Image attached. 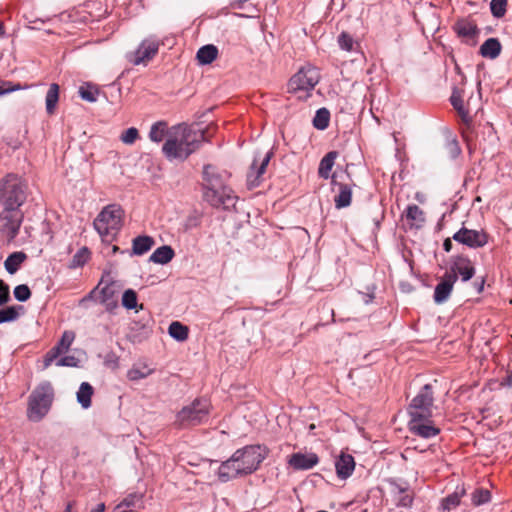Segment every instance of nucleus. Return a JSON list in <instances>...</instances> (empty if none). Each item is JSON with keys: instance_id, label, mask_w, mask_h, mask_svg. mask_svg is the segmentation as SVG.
Listing matches in <instances>:
<instances>
[{"instance_id": "nucleus-46", "label": "nucleus", "mask_w": 512, "mask_h": 512, "mask_svg": "<svg viewBox=\"0 0 512 512\" xmlns=\"http://www.w3.org/2000/svg\"><path fill=\"white\" fill-rule=\"evenodd\" d=\"M122 305L126 309H135L137 307V294L132 289H127L122 296Z\"/></svg>"}, {"instance_id": "nucleus-56", "label": "nucleus", "mask_w": 512, "mask_h": 512, "mask_svg": "<svg viewBox=\"0 0 512 512\" xmlns=\"http://www.w3.org/2000/svg\"><path fill=\"white\" fill-rule=\"evenodd\" d=\"M502 384L507 387H512V372L507 375V377L503 380Z\"/></svg>"}, {"instance_id": "nucleus-5", "label": "nucleus", "mask_w": 512, "mask_h": 512, "mask_svg": "<svg viewBox=\"0 0 512 512\" xmlns=\"http://www.w3.org/2000/svg\"><path fill=\"white\" fill-rule=\"evenodd\" d=\"M54 400V389L50 382L39 384L28 398L27 417L30 421H41L50 411Z\"/></svg>"}, {"instance_id": "nucleus-42", "label": "nucleus", "mask_w": 512, "mask_h": 512, "mask_svg": "<svg viewBox=\"0 0 512 512\" xmlns=\"http://www.w3.org/2000/svg\"><path fill=\"white\" fill-rule=\"evenodd\" d=\"M79 94L83 100L93 103L97 101L99 89L90 83H86L80 86Z\"/></svg>"}, {"instance_id": "nucleus-2", "label": "nucleus", "mask_w": 512, "mask_h": 512, "mask_svg": "<svg viewBox=\"0 0 512 512\" xmlns=\"http://www.w3.org/2000/svg\"><path fill=\"white\" fill-rule=\"evenodd\" d=\"M203 139V132L192 130L184 125H178L169 131L162 151L166 158L170 160H185L199 149Z\"/></svg>"}, {"instance_id": "nucleus-49", "label": "nucleus", "mask_w": 512, "mask_h": 512, "mask_svg": "<svg viewBox=\"0 0 512 512\" xmlns=\"http://www.w3.org/2000/svg\"><path fill=\"white\" fill-rule=\"evenodd\" d=\"M138 138L139 132L135 127L128 128L120 136L121 141L128 145L133 144Z\"/></svg>"}, {"instance_id": "nucleus-32", "label": "nucleus", "mask_w": 512, "mask_h": 512, "mask_svg": "<svg viewBox=\"0 0 512 512\" xmlns=\"http://www.w3.org/2000/svg\"><path fill=\"white\" fill-rule=\"evenodd\" d=\"M26 259L27 255L24 252H13L5 260L4 267L9 274H15Z\"/></svg>"}, {"instance_id": "nucleus-53", "label": "nucleus", "mask_w": 512, "mask_h": 512, "mask_svg": "<svg viewBox=\"0 0 512 512\" xmlns=\"http://www.w3.org/2000/svg\"><path fill=\"white\" fill-rule=\"evenodd\" d=\"M22 89L20 84H13L10 81H0V96Z\"/></svg>"}, {"instance_id": "nucleus-10", "label": "nucleus", "mask_w": 512, "mask_h": 512, "mask_svg": "<svg viewBox=\"0 0 512 512\" xmlns=\"http://www.w3.org/2000/svg\"><path fill=\"white\" fill-rule=\"evenodd\" d=\"M452 239L471 249H478L484 247L488 243L489 236L483 229H468L463 226L453 234Z\"/></svg>"}, {"instance_id": "nucleus-23", "label": "nucleus", "mask_w": 512, "mask_h": 512, "mask_svg": "<svg viewBox=\"0 0 512 512\" xmlns=\"http://www.w3.org/2000/svg\"><path fill=\"white\" fill-rule=\"evenodd\" d=\"M409 405L434 408V391L431 384H425L412 398Z\"/></svg>"}, {"instance_id": "nucleus-1", "label": "nucleus", "mask_w": 512, "mask_h": 512, "mask_svg": "<svg viewBox=\"0 0 512 512\" xmlns=\"http://www.w3.org/2000/svg\"><path fill=\"white\" fill-rule=\"evenodd\" d=\"M203 196L213 207H222L225 210L234 208L238 196L233 189L226 184L229 178L227 172H220L215 166L206 164L203 167Z\"/></svg>"}, {"instance_id": "nucleus-20", "label": "nucleus", "mask_w": 512, "mask_h": 512, "mask_svg": "<svg viewBox=\"0 0 512 512\" xmlns=\"http://www.w3.org/2000/svg\"><path fill=\"white\" fill-rule=\"evenodd\" d=\"M404 216L410 228L421 229L426 222L424 211L416 204L408 205Z\"/></svg>"}, {"instance_id": "nucleus-57", "label": "nucleus", "mask_w": 512, "mask_h": 512, "mask_svg": "<svg viewBox=\"0 0 512 512\" xmlns=\"http://www.w3.org/2000/svg\"><path fill=\"white\" fill-rule=\"evenodd\" d=\"M104 511H105V504L100 503L94 509H92L91 512H104Z\"/></svg>"}, {"instance_id": "nucleus-13", "label": "nucleus", "mask_w": 512, "mask_h": 512, "mask_svg": "<svg viewBox=\"0 0 512 512\" xmlns=\"http://www.w3.org/2000/svg\"><path fill=\"white\" fill-rule=\"evenodd\" d=\"M457 282V275L454 273L445 272L444 275L440 278L439 283L436 285L434 289L433 299L436 304L445 303L452 291L454 284Z\"/></svg>"}, {"instance_id": "nucleus-40", "label": "nucleus", "mask_w": 512, "mask_h": 512, "mask_svg": "<svg viewBox=\"0 0 512 512\" xmlns=\"http://www.w3.org/2000/svg\"><path fill=\"white\" fill-rule=\"evenodd\" d=\"M169 335L177 341H185L189 336V329L178 321H174L169 325Z\"/></svg>"}, {"instance_id": "nucleus-27", "label": "nucleus", "mask_w": 512, "mask_h": 512, "mask_svg": "<svg viewBox=\"0 0 512 512\" xmlns=\"http://www.w3.org/2000/svg\"><path fill=\"white\" fill-rule=\"evenodd\" d=\"M175 256V252L171 246L163 245L158 247L149 258V261L155 264H167L169 263Z\"/></svg>"}, {"instance_id": "nucleus-41", "label": "nucleus", "mask_w": 512, "mask_h": 512, "mask_svg": "<svg viewBox=\"0 0 512 512\" xmlns=\"http://www.w3.org/2000/svg\"><path fill=\"white\" fill-rule=\"evenodd\" d=\"M153 369L149 368L147 365L136 366L134 365L127 372V378L131 381H138L144 379L153 373Z\"/></svg>"}, {"instance_id": "nucleus-60", "label": "nucleus", "mask_w": 512, "mask_h": 512, "mask_svg": "<svg viewBox=\"0 0 512 512\" xmlns=\"http://www.w3.org/2000/svg\"><path fill=\"white\" fill-rule=\"evenodd\" d=\"M4 35V25L3 23L0 21V37Z\"/></svg>"}, {"instance_id": "nucleus-55", "label": "nucleus", "mask_w": 512, "mask_h": 512, "mask_svg": "<svg viewBox=\"0 0 512 512\" xmlns=\"http://www.w3.org/2000/svg\"><path fill=\"white\" fill-rule=\"evenodd\" d=\"M443 249L446 251V252H450L452 250V241L450 238H447L444 240L443 242Z\"/></svg>"}, {"instance_id": "nucleus-34", "label": "nucleus", "mask_w": 512, "mask_h": 512, "mask_svg": "<svg viewBox=\"0 0 512 512\" xmlns=\"http://www.w3.org/2000/svg\"><path fill=\"white\" fill-rule=\"evenodd\" d=\"M454 30L459 37L463 38L471 39L476 37L478 34V28L476 24L467 20L458 21L454 26Z\"/></svg>"}, {"instance_id": "nucleus-18", "label": "nucleus", "mask_w": 512, "mask_h": 512, "mask_svg": "<svg viewBox=\"0 0 512 512\" xmlns=\"http://www.w3.org/2000/svg\"><path fill=\"white\" fill-rule=\"evenodd\" d=\"M144 495L142 493H130L114 508L113 512H135L144 508Z\"/></svg>"}, {"instance_id": "nucleus-58", "label": "nucleus", "mask_w": 512, "mask_h": 512, "mask_svg": "<svg viewBox=\"0 0 512 512\" xmlns=\"http://www.w3.org/2000/svg\"><path fill=\"white\" fill-rule=\"evenodd\" d=\"M483 287H484V279H482V280L480 281V283L477 285V291H478L479 293H481V292H482V290H483Z\"/></svg>"}, {"instance_id": "nucleus-44", "label": "nucleus", "mask_w": 512, "mask_h": 512, "mask_svg": "<svg viewBox=\"0 0 512 512\" xmlns=\"http://www.w3.org/2000/svg\"><path fill=\"white\" fill-rule=\"evenodd\" d=\"M491 493L488 489L477 488L471 494V501L474 506H480L490 502Z\"/></svg>"}, {"instance_id": "nucleus-15", "label": "nucleus", "mask_w": 512, "mask_h": 512, "mask_svg": "<svg viewBox=\"0 0 512 512\" xmlns=\"http://www.w3.org/2000/svg\"><path fill=\"white\" fill-rule=\"evenodd\" d=\"M408 430L412 435L423 439L436 437L440 433V429L435 425L433 419L408 421Z\"/></svg>"}, {"instance_id": "nucleus-54", "label": "nucleus", "mask_w": 512, "mask_h": 512, "mask_svg": "<svg viewBox=\"0 0 512 512\" xmlns=\"http://www.w3.org/2000/svg\"><path fill=\"white\" fill-rule=\"evenodd\" d=\"M78 364V359L75 356H64L60 358L57 362V366H66V367H76Z\"/></svg>"}, {"instance_id": "nucleus-25", "label": "nucleus", "mask_w": 512, "mask_h": 512, "mask_svg": "<svg viewBox=\"0 0 512 512\" xmlns=\"http://www.w3.org/2000/svg\"><path fill=\"white\" fill-rule=\"evenodd\" d=\"M465 488L462 486H457L455 491L441 500V509L443 511L450 512L451 510L457 508L461 503V498L465 495Z\"/></svg>"}, {"instance_id": "nucleus-4", "label": "nucleus", "mask_w": 512, "mask_h": 512, "mask_svg": "<svg viewBox=\"0 0 512 512\" xmlns=\"http://www.w3.org/2000/svg\"><path fill=\"white\" fill-rule=\"evenodd\" d=\"M124 211L118 204L105 206L93 222L94 229L102 241L112 242L122 227Z\"/></svg>"}, {"instance_id": "nucleus-51", "label": "nucleus", "mask_w": 512, "mask_h": 512, "mask_svg": "<svg viewBox=\"0 0 512 512\" xmlns=\"http://www.w3.org/2000/svg\"><path fill=\"white\" fill-rule=\"evenodd\" d=\"M272 154H273L272 152H267L266 155L264 156V158L261 160L260 165L258 167L256 166V160L253 162L251 169L252 170L256 169V178H259L262 174L265 173L266 167H267L268 163L270 162Z\"/></svg>"}, {"instance_id": "nucleus-50", "label": "nucleus", "mask_w": 512, "mask_h": 512, "mask_svg": "<svg viewBox=\"0 0 512 512\" xmlns=\"http://www.w3.org/2000/svg\"><path fill=\"white\" fill-rule=\"evenodd\" d=\"M89 250L86 247L81 248L72 259L73 266H83L89 259Z\"/></svg>"}, {"instance_id": "nucleus-7", "label": "nucleus", "mask_w": 512, "mask_h": 512, "mask_svg": "<svg viewBox=\"0 0 512 512\" xmlns=\"http://www.w3.org/2000/svg\"><path fill=\"white\" fill-rule=\"evenodd\" d=\"M234 460L239 465L243 475L256 471L265 459V451L260 445H248L233 453Z\"/></svg>"}, {"instance_id": "nucleus-19", "label": "nucleus", "mask_w": 512, "mask_h": 512, "mask_svg": "<svg viewBox=\"0 0 512 512\" xmlns=\"http://www.w3.org/2000/svg\"><path fill=\"white\" fill-rule=\"evenodd\" d=\"M336 474L340 479L350 477L355 469L354 457L347 453H341L335 461Z\"/></svg>"}, {"instance_id": "nucleus-22", "label": "nucleus", "mask_w": 512, "mask_h": 512, "mask_svg": "<svg viewBox=\"0 0 512 512\" xmlns=\"http://www.w3.org/2000/svg\"><path fill=\"white\" fill-rule=\"evenodd\" d=\"M217 475L221 482H227L243 474L241 473L239 465L236 464L234 456L232 455L228 460L221 463L218 468Z\"/></svg>"}, {"instance_id": "nucleus-38", "label": "nucleus", "mask_w": 512, "mask_h": 512, "mask_svg": "<svg viewBox=\"0 0 512 512\" xmlns=\"http://www.w3.org/2000/svg\"><path fill=\"white\" fill-rule=\"evenodd\" d=\"M23 307L21 305L7 306L0 310V324L16 321Z\"/></svg>"}, {"instance_id": "nucleus-9", "label": "nucleus", "mask_w": 512, "mask_h": 512, "mask_svg": "<svg viewBox=\"0 0 512 512\" xmlns=\"http://www.w3.org/2000/svg\"><path fill=\"white\" fill-rule=\"evenodd\" d=\"M0 212L2 235L10 242L16 238L23 222V212L17 208L2 207Z\"/></svg>"}, {"instance_id": "nucleus-48", "label": "nucleus", "mask_w": 512, "mask_h": 512, "mask_svg": "<svg viewBox=\"0 0 512 512\" xmlns=\"http://www.w3.org/2000/svg\"><path fill=\"white\" fill-rule=\"evenodd\" d=\"M14 297L20 302H25L31 297V291L26 284L17 285L13 291Z\"/></svg>"}, {"instance_id": "nucleus-26", "label": "nucleus", "mask_w": 512, "mask_h": 512, "mask_svg": "<svg viewBox=\"0 0 512 512\" xmlns=\"http://www.w3.org/2000/svg\"><path fill=\"white\" fill-rule=\"evenodd\" d=\"M338 194L334 197L335 207L338 209L348 207L352 200V188L349 184L337 183Z\"/></svg>"}, {"instance_id": "nucleus-47", "label": "nucleus", "mask_w": 512, "mask_h": 512, "mask_svg": "<svg viewBox=\"0 0 512 512\" xmlns=\"http://www.w3.org/2000/svg\"><path fill=\"white\" fill-rule=\"evenodd\" d=\"M338 44L342 50L350 52V51H353V49H354L355 41L349 33L342 32L338 36Z\"/></svg>"}, {"instance_id": "nucleus-52", "label": "nucleus", "mask_w": 512, "mask_h": 512, "mask_svg": "<svg viewBox=\"0 0 512 512\" xmlns=\"http://www.w3.org/2000/svg\"><path fill=\"white\" fill-rule=\"evenodd\" d=\"M10 288L3 280L0 279V307L10 301Z\"/></svg>"}, {"instance_id": "nucleus-12", "label": "nucleus", "mask_w": 512, "mask_h": 512, "mask_svg": "<svg viewBox=\"0 0 512 512\" xmlns=\"http://www.w3.org/2000/svg\"><path fill=\"white\" fill-rule=\"evenodd\" d=\"M159 47L160 42L155 37L144 39L135 51V58L133 60L134 64H145L152 60L158 53Z\"/></svg>"}, {"instance_id": "nucleus-59", "label": "nucleus", "mask_w": 512, "mask_h": 512, "mask_svg": "<svg viewBox=\"0 0 512 512\" xmlns=\"http://www.w3.org/2000/svg\"><path fill=\"white\" fill-rule=\"evenodd\" d=\"M64 512H72V503L66 505Z\"/></svg>"}, {"instance_id": "nucleus-6", "label": "nucleus", "mask_w": 512, "mask_h": 512, "mask_svg": "<svg viewBox=\"0 0 512 512\" xmlns=\"http://www.w3.org/2000/svg\"><path fill=\"white\" fill-rule=\"evenodd\" d=\"M209 411V402L206 399L196 398L176 414L174 425L179 429L200 425L208 419Z\"/></svg>"}, {"instance_id": "nucleus-8", "label": "nucleus", "mask_w": 512, "mask_h": 512, "mask_svg": "<svg viewBox=\"0 0 512 512\" xmlns=\"http://www.w3.org/2000/svg\"><path fill=\"white\" fill-rule=\"evenodd\" d=\"M320 80V73L316 67L305 66L302 67L296 74L289 80V90L292 92L306 91L309 92L314 89Z\"/></svg>"}, {"instance_id": "nucleus-39", "label": "nucleus", "mask_w": 512, "mask_h": 512, "mask_svg": "<svg viewBox=\"0 0 512 512\" xmlns=\"http://www.w3.org/2000/svg\"><path fill=\"white\" fill-rule=\"evenodd\" d=\"M167 123L164 121H158L151 126L149 132V139L152 142L159 143L165 136L168 137Z\"/></svg>"}, {"instance_id": "nucleus-43", "label": "nucleus", "mask_w": 512, "mask_h": 512, "mask_svg": "<svg viewBox=\"0 0 512 512\" xmlns=\"http://www.w3.org/2000/svg\"><path fill=\"white\" fill-rule=\"evenodd\" d=\"M330 113L326 108H320L316 111L313 119V126L318 130H324L329 126Z\"/></svg>"}, {"instance_id": "nucleus-14", "label": "nucleus", "mask_w": 512, "mask_h": 512, "mask_svg": "<svg viewBox=\"0 0 512 512\" xmlns=\"http://www.w3.org/2000/svg\"><path fill=\"white\" fill-rule=\"evenodd\" d=\"M454 273L457 278L460 276L463 282L469 281L475 275V268L471 260L466 256H456L452 259L449 271Z\"/></svg>"}, {"instance_id": "nucleus-28", "label": "nucleus", "mask_w": 512, "mask_h": 512, "mask_svg": "<svg viewBox=\"0 0 512 512\" xmlns=\"http://www.w3.org/2000/svg\"><path fill=\"white\" fill-rule=\"evenodd\" d=\"M337 157V151H330L321 159L318 167V175L320 178H323L325 180L330 178L331 170L335 164V160Z\"/></svg>"}, {"instance_id": "nucleus-16", "label": "nucleus", "mask_w": 512, "mask_h": 512, "mask_svg": "<svg viewBox=\"0 0 512 512\" xmlns=\"http://www.w3.org/2000/svg\"><path fill=\"white\" fill-rule=\"evenodd\" d=\"M391 494L397 507L410 508L414 501V493L409 487L402 486L395 481H391Z\"/></svg>"}, {"instance_id": "nucleus-61", "label": "nucleus", "mask_w": 512, "mask_h": 512, "mask_svg": "<svg viewBox=\"0 0 512 512\" xmlns=\"http://www.w3.org/2000/svg\"><path fill=\"white\" fill-rule=\"evenodd\" d=\"M118 249H119V248H118L117 246H114V247H113V251H114V252H115V251H117Z\"/></svg>"}, {"instance_id": "nucleus-17", "label": "nucleus", "mask_w": 512, "mask_h": 512, "mask_svg": "<svg viewBox=\"0 0 512 512\" xmlns=\"http://www.w3.org/2000/svg\"><path fill=\"white\" fill-rule=\"evenodd\" d=\"M319 463V457L316 453H293L289 459L288 464L295 470H309Z\"/></svg>"}, {"instance_id": "nucleus-30", "label": "nucleus", "mask_w": 512, "mask_h": 512, "mask_svg": "<svg viewBox=\"0 0 512 512\" xmlns=\"http://www.w3.org/2000/svg\"><path fill=\"white\" fill-rule=\"evenodd\" d=\"M218 56V48L213 44L204 45L197 51L196 59L201 65L211 64Z\"/></svg>"}, {"instance_id": "nucleus-36", "label": "nucleus", "mask_w": 512, "mask_h": 512, "mask_svg": "<svg viewBox=\"0 0 512 512\" xmlns=\"http://www.w3.org/2000/svg\"><path fill=\"white\" fill-rule=\"evenodd\" d=\"M93 387L88 382H82L77 391V401L84 409L91 406V398L93 395Z\"/></svg>"}, {"instance_id": "nucleus-29", "label": "nucleus", "mask_w": 512, "mask_h": 512, "mask_svg": "<svg viewBox=\"0 0 512 512\" xmlns=\"http://www.w3.org/2000/svg\"><path fill=\"white\" fill-rule=\"evenodd\" d=\"M501 48V43L497 38H488L480 46V54L485 58L495 59L500 55Z\"/></svg>"}, {"instance_id": "nucleus-31", "label": "nucleus", "mask_w": 512, "mask_h": 512, "mask_svg": "<svg viewBox=\"0 0 512 512\" xmlns=\"http://www.w3.org/2000/svg\"><path fill=\"white\" fill-rule=\"evenodd\" d=\"M117 289L114 282L106 284L100 291L101 302L106 305L107 309L117 307Z\"/></svg>"}, {"instance_id": "nucleus-21", "label": "nucleus", "mask_w": 512, "mask_h": 512, "mask_svg": "<svg viewBox=\"0 0 512 512\" xmlns=\"http://www.w3.org/2000/svg\"><path fill=\"white\" fill-rule=\"evenodd\" d=\"M217 475L221 482H227L243 474L241 473L239 465L236 464L234 456L232 455L228 460L221 463L218 468Z\"/></svg>"}, {"instance_id": "nucleus-35", "label": "nucleus", "mask_w": 512, "mask_h": 512, "mask_svg": "<svg viewBox=\"0 0 512 512\" xmlns=\"http://www.w3.org/2000/svg\"><path fill=\"white\" fill-rule=\"evenodd\" d=\"M451 104L454 107V109L458 112L461 121L469 127L472 123V118L469 115L468 110L465 109L463 100L460 95L453 93L450 98Z\"/></svg>"}, {"instance_id": "nucleus-11", "label": "nucleus", "mask_w": 512, "mask_h": 512, "mask_svg": "<svg viewBox=\"0 0 512 512\" xmlns=\"http://www.w3.org/2000/svg\"><path fill=\"white\" fill-rule=\"evenodd\" d=\"M76 334L72 330H66L62 333L60 340L44 356V367H49L60 355L69 351L74 342Z\"/></svg>"}, {"instance_id": "nucleus-24", "label": "nucleus", "mask_w": 512, "mask_h": 512, "mask_svg": "<svg viewBox=\"0 0 512 512\" xmlns=\"http://www.w3.org/2000/svg\"><path fill=\"white\" fill-rule=\"evenodd\" d=\"M155 244L153 237L148 235H140L132 240V255L141 256L147 253Z\"/></svg>"}, {"instance_id": "nucleus-3", "label": "nucleus", "mask_w": 512, "mask_h": 512, "mask_svg": "<svg viewBox=\"0 0 512 512\" xmlns=\"http://www.w3.org/2000/svg\"><path fill=\"white\" fill-rule=\"evenodd\" d=\"M28 196V184L21 176L8 173L0 180V205L20 209Z\"/></svg>"}, {"instance_id": "nucleus-62", "label": "nucleus", "mask_w": 512, "mask_h": 512, "mask_svg": "<svg viewBox=\"0 0 512 512\" xmlns=\"http://www.w3.org/2000/svg\"><path fill=\"white\" fill-rule=\"evenodd\" d=\"M511 303H512V299H511Z\"/></svg>"}, {"instance_id": "nucleus-45", "label": "nucleus", "mask_w": 512, "mask_h": 512, "mask_svg": "<svg viewBox=\"0 0 512 512\" xmlns=\"http://www.w3.org/2000/svg\"><path fill=\"white\" fill-rule=\"evenodd\" d=\"M507 0H491L490 10L495 18H502L507 11Z\"/></svg>"}, {"instance_id": "nucleus-33", "label": "nucleus", "mask_w": 512, "mask_h": 512, "mask_svg": "<svg viewBox=\"0 0 512 512\" xmlns=\"http://www.w3.org/2000/svg\"><path fill=\"white\" fill-rule=\"evenodd\" d=\"M407 414L409 421L429 420L433 417V408L408 405Z\"/></svg>"}, {"instance_id": "nucleus-37", "label": "nucleus", "mask_w": 512, "mask_h": 512, "mask_svg": "<svg viewBox=\"0 0 512 512\" xmlns=\"http://www.w3.org/2000/svg\"><path fill=\"white\" fill-rule=\"evenodd\" d=\"M59 100V85L52 83L46 94V111L48 114H53Z\"/></svg>"}]
</instances>
